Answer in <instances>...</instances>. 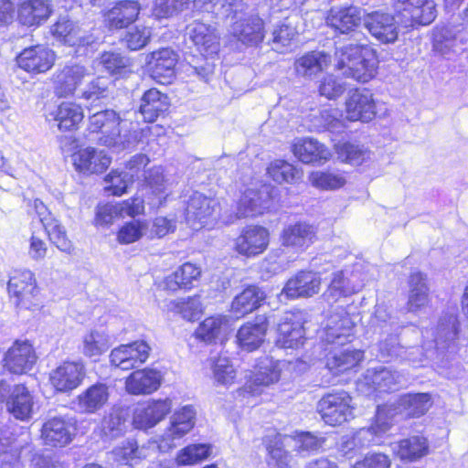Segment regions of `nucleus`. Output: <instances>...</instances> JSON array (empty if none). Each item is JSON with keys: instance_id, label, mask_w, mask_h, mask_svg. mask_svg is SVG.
I'll return each instance as SVG.
<instances>
[{"instance_id": "864d4df0", "label": "nucleus", "mask_w": 468, "mask_h": 468, "mask_svg": "<svg viewBox=\"0 0 468 468\" xmlns=\"http://www.w3.org/2000/svg\"><path fill=\"white\" fill-rule=\"evenodd\" d=\"M51 242L62 251L69 252L71 250V242L67 237L65 228L55 218H44L42 224Z\"/></svg>"}, {"instance_id": "7ed1b4c3", "label": "nucleus", "mask_w": 468, "mask_h": 468, "mask_svg": "<svg viewBox=\"0 0 468 468\" xmlns=\"http://www.w3.org/2000/svg\"><path fill=\"white\" fill-rule=\"evenodd\" d=\"M149 158L145 154L133 155L126 165V170L130 179L134 181H144L149 189L147 203L150 207H159L166 200L170 194L169 186L165 179L164 170L161 166H155L146 170Z\"/></svg>"}, {"instance_id": "09e8293b", "label": "nucleus", "mask_w": 468, "mask_h": 468, "mask_svg": "<svg viewBox=\"0 0 468 468\" xmlns=\"http://www.w3.org/2000/svg\"><path fill=\"white\" fill-rule=\"evenodd\" d=\"M320 277L312 271H299L290 278L282 292H315L319 290Z\"/></svg>"}, {"instance_id": "a211bd4d", "label": "nucleus", "mask_w": 468, "mask_h": 468, "mask_svg": "<svg viewBox=\"0 0 468 468\" xmlns=\"http://www.w3.org/2000/svg\"><path fill=\"white\" fill-rule=\"evenodd\" d=\"M186 34L203 56L208 57L218 53L219 37L212 26L194 21L186 27Z\"/></svg>"}, {"instance_id": "0e129e2a", "label": "nucleus", "mask_w": 468, "mask_h": 468, "mask_svg": "<svg viewBox=\"0 0 468 468\" xmlns=\"http://www.w3.org/2000/svg\"><path fill=\"white\" fill-rule=\"evenodd\" d=\"M263 299L259 294H236L231 307L239 316H244L258 309Z\"/></svg>"}, {"instance_id": "f03ea898", "label": "nucleus", "mask_w": 468, "mask_h": 468, "mask_svg": "<svg viewBox=\"0 0 468 468\" xmlns=\"http://www.w3.org/2000/svg\"><path fill=\"white\" fill-rule=\"evenodd\" d=\"M335 57L337 69L357 81L367 82L376 74L378 59L375 51L367 45L344 46L336 50Z\"/></svg>"}, {"instance_id": "58836bf2", "label": "nucleus", "mask_w": 468, "mask_h": 468, "mask_svg": "<svg viewBox=\"0 0 468 468\" xmlns=\"http://www.w3.org/2000/svg\"><path fill=\"white\" fill-rule=\"evenodd\" d=\"M50 115L58 122L60 131L76 129L84 117L81 107L70 101L60 103Z\"/></svg>"}, {"instance_id": "c03bdc74", "label": "nucleus", "mask_w": 468, "mask_h": 468, "mask_svg": "<svg viewBox=\"0 0 468 468\" xmlns=\"http://www.w3.org/2000/svg\"><path fill=\"white\" fill-rule=\"evenodd\" d=\"M280 379V371L274 366L261 367L246 383V388L251 396L260 395L263 388Z\"/></svg>"}, {"instance_id": "a19ab883", "label": "nucleus", "mask_w": 468, "mask_h": 468, "mask_svg": "<svg viewBox=\"0 0 468 468\" xmlns=\"http://www.w3.org/2000/svg\"><path fill=\"white\" fill-rule=\"evenodd\" d=\"M200 269L190 262L184 263L165 279L166 289L172 292L191 290L192 283L200 276Z\"/></svg>"}, {"instance_id": "4c0bfd02", "label": "nucleus", "mask_w": 468, "mask_h": 468, "mask_svg": "<svg viewBox=\"0 0 468 468\" xmlns=\"http://www.w3.org/2000/svg\"><path fill=\"white\" fill-rule=\"evenodd\" d=\"M329 63L328 55L320 51H312L297 58L294 69L298 75L311 79L327 68Z\"/></svg>"}, {"instance_id": "4d7b16f0", "label": "nucleus", "mask_w": 468, "mask_h": 468, "mask_svg": "<svg viewBox=\"0 0 468 468\" xmlns=\"http://www.w3.org/2000/svg\"><path fill=\"white\" fill-rule=\"evenodd\" d=\"M148 222L146 220H133L125 223L118 231L117 240L122 244H131L146 237Z\"/></svg>"}, {"instance_id": "bf43d9fd", "label": "nucleus", "mask_w": 468, "mask_h": 468, "mask_svg": "<svg viewBox=\"0 0 468 468\" xmlns=\"http://www.w3.org/2000/svg\"><path fill=\"white\" fill-rule=\"evenodd\" d=\"M315 125L318 129L328 130L332 133H340L345 128V121L340 111L336 108L324 109L320 112Z\"/></svg>"}, {"instance_id": "c85d7f7f", "label": "nucleus", "mask_w": 468, "mask_h": 468, "mask_svg": "<svg viewBox=\"0 0 468 468\" xmlns=\"http://www.w3.org/2000/svg\"><path fill=\"white\" fill-rule=\"evenodd\" d=\"M316 239V229L306 222H297L287 226L282 234L284 246L305 250Z\"/></svg>"}, {"instance_id": "e2e57ef3", "label": "nucleus", "mask_w": 468, "mask_h": 468, "mask_svg": "<svg viewBox=\"0 0 468 468\" xmlns=\"http://www.w3.org/2000/svg\"><path fill=\"white\" fill-rule=\"evenodd\" d=\"M213 376L218 384L229 386L235 382L236 371L227 357L218 356L212 365Z\"/></svg>"}, {"instance_id": "052dcab7", "label": "nucleus", "mask_w": 468, "mask_h": 468, "mask_svg": "<svg viewBox=\"0 0 468 468\" xmlns=\"http://www.w3.org/2000/svg\"><path fill=\"white\" fill-rule=\"evenodd\" d=\"M104 183V191L108 195L122 196L126 192L128 186L133 183V181L125 172L112 170L105 176Z\"/></svg>"}, {"instance_id": "dca6fc26", "label": "nucleus", "mask_w": 468, "mask_h": 468, "mask_svg": "<svg viewBox=\"0 0 468 468\" xmlns=\"http://www.w3.org/2000/svg\"><path fill=\"white\" fill-rule=\"evenodd\" d=\"M268 328L269 320L266 315H257L253 321L244 323L236 335L238 346L247 352L259 349L265 341Z\"/></svg>"}, {"instance_id": "a18cd8bd", "label": "nucleus", "mask_w": 468, "mask_h": 468, "mask_svg": "<svg viewBox=\"0 0 468 468\" xmlns=\"http://www.w3.org/2000/svg\"><path fill=\"white\" fill-rule=\"evenodd\" d=\"M211 453V444L191 443L177 452L175 461L178 466H191L207 460Z\"/></svg>"}, {"instance_id": "7c9ffc66", "label": "nucleus", "mask_w": 468, "mask_h": 468, "mask_svg": "<svg viewBox=\"0 0 468 468\" xmlns=\"http://www.w3.org/2000/svg\"><path fill=\"white\" fill-rule=\"evenodd\" d=\"M109 397V386L102 382H96L80 392L76 401L82 412L92 414L107 404Z\"/></svg>"}, {"instance_id": "9d476101", "label": "nucleus", "mask_w": 468, "mask_h": 468, "mask_svg": "<svg viewBox=\"0 0 468 468\" xmlns=\"http://www.w3.org/2000/svg\"><path fill=\"white\" fill-rule=\"evenodd\" d=\"M150 351V346L144 341L120 345L111 351L110 363L121 370H130L146 362Z\"/></svg>"}, {"instance_id": "4468645a", "label": "nucleus", "mask_w": 468, "mask_h": 468, "mask_svg": "<svg viewBox=\"0 0 468 468\" xmlns=\"http://www.w3.org/2000/svg\"><path fill=\"white\" fill-rule=\"evenodd\" d=\"M172 410V399H151L135 411L133 422L139 429H150L164 420Z\"/></svg>"}, {"instance_id": "412c9836", "label": "nucleus", "mask_w": 468, "mask_h": 468, "mask_svg": "<svg viewBox=\"0 0 468 468\" xmlns=\"http://www.w3.org/2000/svg\"><path fill=\"white\" fill-rule=\"evenodd\" d=\"M269 243V232L260 226H250L244 229L236 239V250L242 255L255 256L262 253Z\"/></svg>"}, {"instance_id": "f257e3e1", "label": "nucleus", "mask_w": 468, "mask_h": 468, "mask_svg": "<svg viewBox=\"0 0 468 468\" xmlns=\"http://www.w3.org/2000/svg\"><path fill=\"white\" fill-rule=\"evenodd\" d=\"M88 128L90 133H100V144L115 151L129 149L137 143L135 132H132L127 121L122 120L113 110L101 111L90 115Z\"/></svg>"}, {"instance_id": "473e14b6", "label": "nucleus", "mask_w": 468, "mask_h": 468, "mask_svg": "<svg viewBox=\"0 0 468 468\" xmlns=\"http://www.w3.org/2000/svg\"><path fill=\"white\" fill-rule=\"evenodd\" d=\"M196 420V410L192 405H186L176 410L165 429V436L171 440H180L189 433Z\"/></svg>"}, {"instance_id": "2eb2a0df", "label": "nucleus", "mask_w": 468, "mask_h": 468, "mask_svg": "<svg viewBox=\"0 0 468 468\" xmlns=\"http://www.w3.org/2000/svg\"><path fill=\"white\" fill-rule=\"evenodd\" d=\"M396 10L410 26L429 25L436 17L433 0H397Z\"/></svg>"}, {"instance_id": "72a5a7b5", "label": "nucleus", "mask_w": 468, "mask_h": 468, "mask_svg": "<svg viewBox=\"0 0 468 468\" xmlns=\"http://www.w3.org/2000/svg\"><path fill=\"white\" fill-rule=\"evenodd\" d=\"M169 107V100L166 94L157 89L146 90L141 99L140 112L145 122H153L160 115L164 114Z\"/></svg>"}, {"instance_id": "6e6d98bb", "label": "nucleus", "mask_w": 468, "mask_h": 468, "mask_svg": "<svg viewBox=\"0 0 468 468\" xmlns=\"http://www.w3.org/2000/svg\"><path fill=\"white\" fill-rule=\"evenodd\" d=\"M338 157L352 165H360L370 159V152L360 144L345 143L337 147Z\"/></svg>"}, {"instance_id": "1a4fd4ad", "label": "nucleus", "mask_w": 468, "mask_h": 468, "mask_svg": "<svg viewBox=\"0 0 468 468\" xmlns=\"http://www.w3.org/2000/svg\"><path fill=\"white\" fill-rule=\"evenodd\" d=\"M218 207L217 200L195 192L186 204V220L191 229L197 230L217 218Z\"/></svg>"}, {"instance_id": "49530a36", "label": "nucleus", "mask_w": 468, "mask_h": 468, "mask_svg": "<svg viewBox=\"0 0 468 468\" xmlns=\"http://www.w3.org/2000/svg\"><path fill=\"white\" fill-rule=\"evenodd\" d=\"M267 174L278 184H295L303 177V171L284 160H274L268 168Z\"/></svg>"}, {"instance_id": "bb28decb", "label": "nucleus", "mask_w": 468, "mask_h": 468, "mask_svg": "<svg viewBox=\"0 0 468 468\" xmlns=\"http://www.w3.org/2000/svg\"><path fill=\"white\" fill-rule=\"evenodd\" d=\"M87 70L80 65L65 66L54 75V92L58 97L73 95L77 87L87 75Z\"/></svg>"}, {"instance_id": "423d86ee", "label": "nucleus", "mask_w": 468, "mask_h": 468, "mask_svg": "<svg viewBox=\"0 0 468 468\" xmlns=\"http://www.w3.org/2000/svg\"><path fill=\"white\" fill-rule=\"evenodd\" d=\"M269 203L270 186H251L242 192L237 204L236 212L229 216L219 215V218L225 224H231L239 218L255 217L262 214L269 207Z\"/></svg>"}, {"instance_id": "de8ad7c7", "label": "nucleus", "mask_w": 468, "mask_h": 468, "mask_svg": "<svg viewBox=\"0 0 468 468\" xmlns=\"http://www.w3.org/2000/svg\"><path fill=\"white\" fill-rule=\"evenodd\" d=\"M353 327L354 324L348 315L331 316L323 329L322 341L324 344H333L341 337L348 336Z\"/></svg>"}, {"instance_id": "69168bd1", "label": "nucleus", "mask_w": 468, "mask_h": 468, "mask_svg": "<svg viewBox=\"0 0 468 468\" xmlns=\"http://www.w3.org/2000/svg\"><path fill=\"white\" fill-rule=\"evenodd\" d=\"M100 64L110 74H119L129 66V58L118 52L107 51L101 54Z\"/></svg>"}, {"instance_id": "13d9d810", "label": "nucleus", "mask_w": 468, "mask_h": 468, "mask_svg": "<svg viewBox=\"0 0 468 468\" xmlns=\"http://www.w3.org/2000/svg\"><path fill=\"white\" fill-rule=\"evenodd\" d=\"M351 468H392V459L388 453L369 451L357 459Z\"/></svg>"}, {"instance_id": "603ef678", "label": "nucleus", "mask_w": 468, "mask_h": 468, "mask_svg": "<svg viewBox=\"0 0 468 468\" xmlns=\"http://www.w3.org/2000/svg\"><path fill=\"white\" fill-rule=\"evenodd\" d=\"M311 185L321 190H335L344 186L346 183L342 173L330 171H315L310 174Z\"/></svg>"}, {"instance_id": "2f4dec72", "label": "nucleus", "mask_w": 468, "mask_h": 468, "mask_svg": "<svg viewBox=\"0 0 468 468\" xmlns=\"http://www.w3.org/2000/svg\"><path fill=\"white\" fill-rule=\"evenodd\" d=\"M363 359L364 352L355 348L331 350L325 355L326 367L336 374H342L357 367Z\"/></svg>"}, {"instance_id": "5fc2aeb1", "label": "nucleus", "mask_w": 468, "mask_h": 468, "mask_svg": "<svg viewBox=\"0 0 468 468\" xmlns=\"http://www.w3.org/2000/svg\"><path fill=\"white\" fill-rule=\"evenodd\" d=\"M37 287L34 273L29 270H14L7 283L8 292H32Z\"/></svg>"}, {"instance_id": "f8f14e48", "label": "nucleus", "mask_w": 468, "mask_h": 468, "mask_svg": "<svg viewBox=\"0 0 468 468\" xmlns=\"http://www.w3.org/2000/svg\"><path fill=\"white\" fill-rule=\"evenodd\" d=\"M144 203L140 197H133L122 202L101 205L97 207L96 222L98 225H110L119 218H134L144 213Z\"/></svg>"}, {"instance_id": "9b49d317", "label": "nucleus", "mask_w": 468, "mask_h": 468, "mask_svg": "<svg viewBox=\"0 0 468 468\" xmlns=\"http://www.w3.org/2000/svg\"><path fill=\"white\" fill-rule=\"evenodd\" d=\"M178 55L170 48H162L146 56V66L151 77L158 83H171L176 75Z\"/></svg>"}, {"instance_id": "c9c22d12", "label": "nucleus", "mask_w": 468, "mask_h": 468, "mask_svg": "<svg viewBox=\"0 0 468 468\" xmlns=\"http://www.w3.org/2000/svg\"><path fill=\"white\" fill-rule=\"evenodd\" d=\"M432 404L430 393H406L399 399V405L405 411L407 419H418L424 416Z\"/></svg>"}, {"instance_id": "37998d69", "label": "nucleus", "mask_w": 468, "mask_h": 468, "mask_svg": "<svg viewBox=\"0 0 468 468\" xmlns=\"http://www.w3.org/2000/svg\"><path fill=\"white\" fill-rule=\"evenodd\" d=\"M228 324V319L223 315H211L205 318L195 330L197 339L207 344L215 343Z\"/></svg>"}, {"instance_id": "680f3d73", "label": "nucleus", "mask_w": 468, "mask_h": 468, "mask_svg": "<svg viewBox=\"0 0 468 468\" xmlns=\"http://www.w3.org/2000/svg\"><path fill=\"white\" fill-rule=\"evenodd\" d=\"M151 37V27L144 26H134L127 30L123 40L129 49L139 50L149 43Z\"/></svg>"}, {"instance_id": "3c124183", "label": "nucleus", "mask_w": 468, "mask_h": 468, "mask_svg": "<svg viewBox=\"0 0 468 468\" xmlns=\"http://www.w3.org/2000/svg\"><path fill=\"white\" fill-rule=\"evenodd\" d=\"M52 35L58 40L69 46H75L81 42L79 27L67 17H60L51 27Z\"/></svg>"}, {"instance_id": "338daca9", "label": "nucleus", "mask_w": 468, "mask_h": 468, "mask_svg": "<svg viewBox=\"0 0 468 468\" xmlns=\"http://www.w3.org/2000/svg\"><path fill=\"white\" fill-rule=\"evenodd\" d=\"M115 455L120 461L128 465L136 463L144 458L138 443L133 440L126 441L117 447Z\"/></svg>"}, {"instance_id": "79ce46f5", "label": "nucleus", "mask_w": 468, "mask_h": 468, "mask_svg": "<svg viewBox=\"0 0 468 468\" xmlns=\"http://www.w3.org/2000/svg\"><path fill=\"white\" fill-rule=\"evenodd\" d=\"M262 442L274 464L278 468H288L290 454L283 448L282 434L274 429L271 430L262 437Z\"/></svg>"}, {"instance_id": "f3484780", "label": "nucleus", "mask_w": 468, "mask_h": 468, "mask_svg": "<svg viewBox=\"0 0 468 468\" xmlns=\"http://www.w3.org/2000/svg\"><path fill=\"white\" fill-rule=\"evenodd\" d=\"M55 53L48 48L37 45L25 48L16 58L19 68L30 73L48 71L55 63Z\"/></svg>"}, {"instance_id": "aec40b11", "label": "nucleus", "mask_w": 468, "mask_h": 468, "mask_svg": "<svg viewBox=\"0 0 468 468\" xmlns=\"http://www.w3.org/2000/svg\"><path fill=\"white\" fill-rule=\"evenodd\" d=\"M365 27L369 33L382 43H393L399 37V27L393 16L379 11L364 17Z\"/></svg>"}, {"instance_id": "ea45409f", "label": "nucleus", "mask_w": 468, "mask_h": 468, "mask_svg": "<svg viewBox=\"0 0 468 468\" xmlns=\"http://www.w3.org/2000/svg\"><path fill=\"white\" fill-rule=\"evenodd\" d=\"M50 12V5L47 0H27L21 5L18 18L23 25L31 27L45 21Z\"/></svg>"}, {"instance_id": "b1692460", "label": "nucleus", "mask_w": 468, "mask_h": 468, "mask_svg": "<svg viewBox=\"0 0 468 468\" xmlns=\"http://www.w3.org/2000/svg\"><path fill=\"white\" fill-rule=\"evenodd\" d=\"M293 154L304 164L322 165L331 157L330 150L310 137L296 139L292 144Z\"/></svg>"}, {"instance_id": "393cba45", "label": "nucleus", "mask_w": 468, "mask_h": 468, "mask_svg": "<svg viewBox=\"0 0 468 468\" xmlns=\"http://www.w3.org/2000/svg\"><path fill=\"white\" fill-rule=\"evenodd\" d=\"M7 410L16 420H27L33 412L34 399L25 383L14 385L5 400Z\"/></svg>"}, {"instance_id": "6e6552de", "label": "nucleus", "mask_w": 468, "mask_h": 468, "mask_svg": "<svg viewBox=\"0 0 468 468\" xmlns=\"http://www.w3.org/2000/svg\"><path fill=\"white\" fill-rule=\"evenodd\" d=\"M305 321L300 312H287L277 324L275 345L284 349H298L304 346L307 337Z\"/></svg>"}, {"instance_id": "0eeeda50", "label": "nucleus", "mask_w": 468, "mask_h": 468, "mask_svg": "<svg viewBox=\"0 0 468 468\" xmlns=\"http://www.w3.org/2000/svg\"><path fill=\"white\" fill-rule=\"evenodd\" d=\"M87 370L82 361L64 360L48 374V383L54 393L69 394L80 387Z\"/></svg>"}, {"instance_id": "4be33fe9", "label": "nucleus", "mask_w": 468, "mask_h": 468, "mask_svg": "<svg viewBox=\"0 0 468 468\" xmlns=\"http://www.w3.org/2000/svg\"><path fill=\"white\" fill-rule=\"evenodd\" d=\"M43 444L50 448H63L72 441L70 425L61 417L47 420L40 430Z\"/></svg>"}, {"instance_id": "cd10ccee", "label": "nucleus", "mask_w": 468, "mask_h": 468, "mask_svg": "<svg viewBox=\"0 0 468 468\" xmlns=\"http://www.w3.org/2000/svg\"><path fill=\"white\" fill-rule=\"evenodd\" d=\"M361 20V11L354 5L332 7L326 16L327 25L342 34L353 31Z\"/></svg>"}, {"instance_id": "ddd939ff", "label": "nucleus", "mask_w": 468, "mask_h": 468, "mask_svg": "<svg viewBox=\"0 0 468 468\" xmlns=\"http://www.w3.org/2000/svg\"><path fill=\"white\" fill-rule=\"evenodd\" d=\"M373 94L367 90L349 91L346 100V119L350 122H369L376 117Z\"/></svg>"}, {"instance_id": "8fccbe9b", "label": "nucleus", "mask_w": 468, "mask_h": 468, "mask_svg": "<svg viewBox=\"0 0 468 468\" xmlns=\"http://www.w3.org/2000/svg\"><path fill=\"white\" fill-rule=\"evenodd\" d=\"M169 310L191 323L197 321L204 313V308L197 294L181 301L172 302Z\"/></svg>"}, {"instance_id": "20e7f679", "label": "nucleus", "mask_w": 468, "mask_h": 468, "mask_svg": "<svg viewBox=\"0 0 468 468\" xmlns=\"http://www.w3.org/2000/svg\"><path fill=\"white\" fill-rule=\"evenodd\" d=\"M356 404L350 392L333 389L321 396L316 412L327 426L339 427L355 418Z\"/></svg>"}, {"instance_id": "c756f323", "label": "nucleus", "mask_w": 468, "mask_h": 468, "mask_svg": "<svg viewBox=\"0 0 468 468\" xmlns=\"http://www.w3.org/2000/svg\"><path fill=\"white\" fill-rule=\"evenodd\" d=\"M430 452V441L422 434L411 435L397 441L396 456L401 462L420 461Z\"/></svg>"}, {"instance_id": "39448f33", "label": "nucleus", "mask_w": 468, "mask_h": 468, "mask_svg": "<svg viewBox=\"0 0 468 468\" xmlns=\"http://www.w3.org/2000/svg\"><path fill=\"white\" fill-rule=\"evenodd\" d=\"M37 362V355L29 340H15L5 352L1 365L5 372L23 376L29 373Z\"/></svg>"}, {"instance_id": "a878e982", "label": "nucleus", "mask_w": 468, "mask_h": 468, "mask_svg": "<svg viewBox=\"0 0 468 468\" xmlns=\"http://www.w3.org/2000/svg\"><path fill=\"white\" fill-rule=\"evenodd\" d=\"M230 34L245 45H258L264 37L263 21L258 16L236 20L230 27Z\"/></svg>"}, {"instance_id": "f704fd0d", "label": "nucleus", "mask_w": 468, "mask_h": 468, "mask_svg": "<svg viewBox=\"0 0 468 468\" xmlns=\"http://www.w3.org/2000/svg\"><path fill=\"white\" fill-rule=\"evenodd\" d=\"M140 12L139 4L124 0L117 3L106 14V21L111 27L122 28L135 21Z\"/></svg>"}, {"instance_id": "774afa93", "label": "nucleus", "mask_w": 468, "mask_h": 468, "mask_svg": "<svg viewBox=\"0 0 468 468\" xmlns=\"http://www.w3.org/2000/svg\"><path fill=\"white\" fill-rule=\"evenodd\" d=\"M346 82L334 75L325 76L320 85L319 92L327 99H335L341 96L346 90Z\"/></svg>"}, {"instance_id": "5701e85b", "label": "nucleus", "mask_w": 468, "mask_h": 468, "mask_svg": "<svg viewBox=\"0 0 468 468\" xmlns=\"http://www.w3.org/2000/svg\"><path fill=\"white\" fill-rule=\"evenodd\" d=\"M72 160L77 171L88 174L102 173L112 163V157L104 151L93 147L79 150Z\"/></svg>"}, {"instance_id": "e433bc0d", "label": "nucleus", "mask_w": 468, "mask_h": 468, "mask_svg": "<svg viewBox=\"0 0 468 468\" xmlns=\"http://www.w3.org/2000/svg\"><path fill=\"white\" fill-rule=\"evenodd\" d=\"M463 44L464 38L461 31L455 27H441L434 33L433 48L443 57L450 58L456 53V48Z\"/></svg>"}, {"instance_id": "6ab92c4d", "label": "nucleus", "mask_w": 468, "mask_h": 468, "mask_svg": "<svg viewBox=\"0 0 468 468\" xmlns=\"http://www.w3.org/2000/svg\"><path fill=\"white\" fill-rule=\"evenodd\" d=\"M162 380L163 376L157 369H135L126 378L125 389L131 395H150L161 387Z\"/></svg>"}]
</instances>
